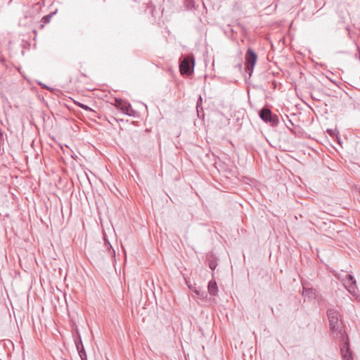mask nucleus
<instances>
[{
    "label": "nucleus",
    "mask_w": 360,
    "mask_h": 360,
    "mask_svg": "<svg viewBox=\"0 0 360 360\" xmlns=\"http://www.w3.org/2000/svg\"><path fill=\"white\" fill-rule=\"evenodd\" d=\"M327 133L332 137H335V139L338 140V143H340V138L338 137V131L336 129H328L326 130Z\"/></svg>",
    "instance_id": "nucleus-14"
},
{
    "label": "nucleus",
    "mask_w": 360,
    "mask_h": 360,
    "mask_svg": "<svg viewBox=\"0 0 360 360\" xmlns=\"http://www.w3.org/2000/svg\"><path fill=\"white\" fill-rule=\"evenodd\" d=\"M304 291L303 292V293H304V294L305 293V295H308V291H309H309H311V289H308V290H307L305 288H304Z\"/></svg>",
    "instance_id": "nucleus-19"
},
{
    "label": "nucleus",
    "mask_w": 360,
    "mask_h": 360,
    "mask_svg": "<svg viewBox=\"0 0 360 360\" xmlns=\"http://www.w3.org/2000/svg\"><path fill=\"white\" fill-rule=\"evenodd\" d=\"M195 293L198 295V298L202 300H205L207 297V293L204 290H201L200 289H195Z\"/></svg>",
    "instance_id": "nucleus-12"
},
{
    "label": "nucleus",
    "mask_w": 360,
    "mask_h": 360,
    "mask_svg": "<svg viewBox=\"0 0 360 360\" xmlns=\"http://www.w3.org/2000/svg\"><path fill=\"white\" fill-rule=\"evenodd\" d=\"M43 86H44V88H45V89H49V88L46 85H45V84H44Z\"/></svg>",
    "instance_id": "nucleus-21"
},
{
    "label": "nucleus",
    "mask_w": 360,
    "mask_h": 360,
    "mask_svg": "<svg viewBox=\"0 0 360 360\" xmlns=\"http://www.w3.org/2000/svg\"><path fill=\"white\" fill-rule=\"evenodd\" d=\"M77 352L82 360H87V356L84 347L77 349Z\"/></svg>",
    "instance_id": "nucleus-17"
},
{
    "label": "nucleus",
    "mask_w": 360,
    "mask_h": 360,
    "mask_svg": "<svg viewBox=\"0 0 360 360\" xmlns=\"http://www.w3.org/2000/svg\"><path fill=\"white\" fill-rule=\"evenodd\" d=\"M330 330L333 338L338 341L341 356L343 360H353V354L349 347L348 335L345 326L340 319L339 312L334 309L327 311Z\"/></svg>",
    "instance_id": "nucleus-1"
},
{
    "label": "nucleus",
    "mask_w": 360,
    "mask_h": 360,
    "mask_svg": "<svg viewBox=\"0 0 360 360\" xmlns=\"http://www.w3.org/2000/svg\"><path fill=\"white\" fill-rule=\"evenodd\" d=\"M89 117L91 118H95L96 117V112L95 114L89 112Z\"/></svg>",
    "instance_id": "nucleus-18"
},
{
    "label": "nucleus",
    "mask_w": 360,
    "mask_h": 360,
    "mask_svg": "<svg viewBox=\"0 0 360 360\" xmlns=\"http://www.w3.org/2000/svg\"><path fill=\"white\" fill-rule=\"evenodd\" d=\"M245 60L246 72L251 76L257 60V54L251 48H249L245 53Z\"/></svg>",
    "instance_id": "nucleus-5"
},
{
    "label": "nucleus",
    "mask_w": 360,
    "mask_h": 360,
    "mask_svg": "<svg viewBox=\"0 0 360 360\" xmlns=\"http://www.w3.org/2000/svg\"><path fill=\"white\" fill-rule=\"evenodd\" d=\"M196 110H197L198 117H200V112H202V115L204 116V112H203V110H202V98L200 95L199 96L198 101H197Z\"/></svg>",
    "instance_id": "nucleus-11"
},
{
    "label": "nucleus",
    "mask_w": 360,
    "mask_h": 360,
    "mask_svg": "<svg viewBox=\"0 0 360 360\" xmlns=\"http://www.w3.org/2000/svg\"><path fill=\"white\" fill-rule=\"evenodd\" d=\"M207 260L208 262L209 267L214 271L217 266V258L212 254L207 255Z\"/></svg>",
    "instance_id": "nucleus-9"
},
{
    "label": "nucleus",
    "mask_w": 360,
    "mask_h": 360,
    "mask_svg": "<svg viewBox=\"0 0 360 360\" xmlns=\"http://www.w3.org/2000/svg\"><path fill=\"white\" fill-rule=\"evenodd\" d=\"M57 11L50 13L49 15H44L41 22L42 24L39 26L40 29H43L45 24H47L50 22L51 18L56 13Z\"/></svg>",
    "instance_id": "nucleus-10"
},
{
    "label": "nucleus",
    "mask_w": 360,
    "mask_h": 360,
    "mask_svg": "<svg viewBox=\"0 0 360 360\" xmlns=\"http://www.w3.org/2000/svg\"><path fill=\"white\" fill-rule=\"evenodd\" d=\"M342 282L349 293L354 297H358L359 290L356 287V280L352 275L346 274L342 278Z\"/></svg>",
    "instance_id": "nucleus-6"
},
{
    "label": "nucleus",
    "mask_w": 360,
    "mask_h": 360,
    "mask_svg": "<svg viewBox=\"0 0 360 360\" xmlns=\"http://www.w3.org/2000/svg\"><path fill=\"white\" fill-rule=\"evenodd\" d=\"M357 49H358V55H359V58L360 60V49L359 46H357Z\"/></svg>",
    "instance_id": "nucleus-20"
},
{
    "label": "nucleus",
    "mask_w": 360,
    "mask_h": 360,
    "mask_svg": "<svg viewBox=\"0 0 360 360\" xmlns=\"http://www.w3.org/2000/svg\"><path fill=\"white\" fill-rule=\"evenodd\" d=\"M79 107H80L81 108H82L83 110L90 112V113H93V114H95L96 112L92 110L90 107H89L87 105H85V104H83V103H75Z\"/></svg>",
    "instance_id": "nucleus-15"
},
{
    "label": "nucleus",
    "mask_w": 360,
    "mask_h": 360,
    "mask_svg": "<svg viewBox=\"0 0 360 360\" xmlns=\"http://www.w3.org/2000/svg\"><path fill=\"white\" fill-rule=\"evenodd\" d=\"M259 117L266 123L269 124L272 127L277 126L278 124V117L274 114L267 107H263L259 111Z\"/></svg>",
    "instance_id": "nucleus-3"
},
{
    "label": "nucleus",
    "mask_w": 360,
    "mask_h": 360,
    "mask_svg": "<svg viewBox=\"0 0 360 360\" xmlns=\"http://www.w3.org/2000/svg\"><path fill=\"white\" fill-rule=\"evenodd\" d=\"M207 290L211 296H215L218 293V286L214 279H212L209 281L207 285Z\"/></svg>",
    "instance_id": "nucleus-7"
},
{
    "label": "nucleus",
    "mask_w": 360,
    "mask_h": 360,
    "mask_svg": "<svg viewBox=\"0 0 360 360\" xmlns=\"http://www.w3.org/2000/svg\"><path fill=\"white\" fill-rule=\"evenodd\" d=\"M105 246L107 250L109 252L110 255L112 257H115V251L112 248V247L110 245V243H109V241L107 240H105Z\"/></svg>",
    "instance_id": "nucleus-13"
},
{
    "label": "nucleus",
    "mask_w": 360,
    "mask_h": 360,
    "mask_svg": "<svg viewBox=\"0 0 360 360\" xmlns=\"http://www.w3.org/2000/svg\"><path fill=\"white\" fill-rule=\"evenodd\" d=\"M72 336L77 349L83 348L84 345L82 344V338L77 328L75 329V332L72 334Z\"/></svg>",
    "instance_id": "nucleus-8"
},
{
    "label": "nucleus",
    "mask_w": 360,
    "mask_h": 360,
    "mask_svg": "<svg viewBox=\"0 0 360 360\" xmlns=\"http://www.w3.org/2000/svg\"><path fill=\"white\" fill-rule=\"evenodd\" d=\"M113 105L127 115L134 117L136 111L132 108L129 102L122 98H115Z\"/></svg>",
    "instance_id": "nucleus-4"
},
{
    "label": "nucleus",
    "mask_w": 360,
    "mask_h": 360,
    "mask_svg": "<svg viewBox=\"0 0 360 360\" xmlns=\"http://www.w3.org/2000/svg\"><path fill=\"white\" fill-rule=\"evenodd\" d=\"M184 6L188 10H191L195 6V1L193 0H184Z\"/></svg>",
    "instance_id": "nucleus-16"
},
{
    "label": "nucleus",
    "mask_w": 360,
    "mask_h": 360,
    "mask_svg": "<svg viewBox=\"0 0 360 360\" xmlns=\"http://www.w3.org/2000/svg\"><path fill=\"white\" fill-rule=\"evenodd\" d=\"M195 58L193 54L181 56L179 58V71L181 75L189 76L193 73Z\"/></svg>",
    "instance_id": "nucleus-2"
}]
</instances>
